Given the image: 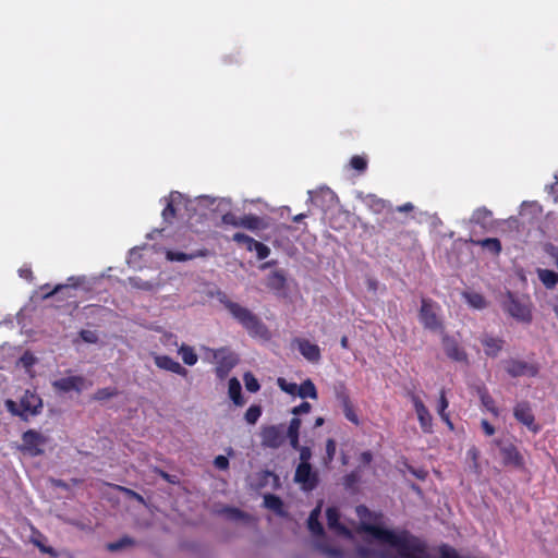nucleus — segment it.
<instances>
[{"instance_id": "nucleus-32", "label": "nucleus", "mask_w": 558, "mask_h": 558, "mask_svg": "<svg viewBox=\"0 0 558 558\" xmlns=\"http://www.w3.org/2000/svg\"><path fill=\"white\" fill-rule=\"evenodd\" d=\"M480 399H481V403L483 404V407L489 411L492 414H494L495 416L498 415V409L496 407V403H495V400L493 399V397L488 393L487 389L486 388H483L482 390H480Z\"/></svg>"}, {"instance_id": "nucleus-56", "label": "nucleus", "mask_w": 558, "mask_h": 558, "mask_svg": "<svg viewBox=\"0 0 558 558\" xmlns=\"http://www.w3.org/2000/svg\"><path fill=\"white\" fill-rule=\"evenodd\" d=\"M80 336L87 343H95L98 340L96 333L94 331H90V330H82L80 332Z\"/></svg>"}, {"instance_id": "nucleus-41", "label": "nucleus", "mask_w": 558, "mask_h": 558, "mask_svg": "<svg viewBox=\"0 0 558 558\" xmlns=\"http://www.w3.org/2000/svg\"><path fill=\"white\" fill-rule=\"evenodd\" d=\"M243 379H244L245 388L250 392H257L259 390L260 385L253 374L245 373Z\"/></svg>"}, {"instance_id": "nucleus-57", "label": "nucleus", "mask_w": 558, "mask_h": 558, "mask_svg": "<svg viewBox=\"0 0 558 558\" xmlns=\"http://www.w3.org/2000/svg\"><path fill=\"white\" fill-rule=\"evenodd\" d=\"M34 545L38 547V549L41 551V553H45V554H49V555H52V556H57V553L56 550L50 547V546H46L45 544H43L41 542L37 541V539H34L33 541Z\"/></svg>"}, {"instance_id": "nucleus-40", "label": "nucleus", "mask_w": 558, "mask_h": 558, "mask_svg": "<svg viewBox=\"0 0 558 558\" xmlns=\"http://www.w3.org/2000/svg\"><path fill=\"white\" fill-rule=\"evenodd\" d=\"M350 166L352 169L359 171V172H364L367 168V160L365 157L363 156H360V155H354L351 159H350Z\"/></svg>"}, {"instance_id": "nucleus-28", "label": "nucleus", "mask_w": 558, "mask_h": 558, "mask_svg": "<svg viewBox=\"0 0 558 558\" xmlns=\"http://www.w3.org/2000/svg\"><path fill=\"white\" fill-rule=\"evenodd\" d=\"M229 396L235 405L241 407L244 404V399L242 397L241 384L238 380V378H235V377H232L229 380Z\"/></svg>"}, {"instance_id": "nucleus-29", "label": "nucleus", "mask_w": 558, "mask_h": 558, "mask_svg": "<svg viewBox=\"0 0 558 558\" xmlns=\"http://www.w3.org/2000/svg\"><path fill=\"white\" fill-rule=\"evenodd\" d=\"M298 396L302 399L310 398L316 400L318 398V392L314 383L311 379H306L299 385Z\"/></svg>"}, {"instance_id": "nucleus-58", "label": "nucleus", "mask_w": 558, "mask_h": 558, "mask_svg": "<svg viewBox=\"0 0 558 558\" xmlns=\"http://www.w3.org/2000/svg\"><path fill=\"white\" fill-rule=\"evenodd\" d=\"M19 276L27 281H32L34 279L33 271L29 267L20 268Z\"/></svg>"}, {"instance_id": "nucleus-60", "label": "nucleus", "mask_w": 558, "mask_h": 558, "mask_svg": "<svg viewBox=\"0 0 558 558\" xmlns=\"http://www.w3.org/2000/svg\"><path fill=\"white\" fill-rule=\"evenodd\" d=\"M409 238L411 240H413L415 238V232L414 231H410V230H400L398 232L395 233V239L396 240H400L401 238Z\"/></svg>"}, {"instance_id": "nucleus-3", "label": "nucleus", "mask_w": 558, "mask_h": 558, "mask_svg": "<svg viewBox=\"0 0 558 558\" xmlns=\"http://www.w3.org/2000/svg\"><path fill=\"white\" fill-rule=\"evenodd\" d=\"M5 404L7 409L12 414L21 416L24 420H26L28 415L38 414L43 408L41 399L36 393L29 391L25 392L19 404L13 400H8Z\"/></svg>"}, {"instance_id": "nucleus-15", "label": "nucleus", "mask_w": 558, "mask_h": 558, "mask_svg": "<svg viewBox=\"0 0 558 558\" xmlns=\"http://www.w3.org/2000/svg\"><path fill=\"white\" fill-rule=\"evenodd\" d=\"M505 465H511L518 469L524 466V459L519 449L512 442L502 444L499 447Z\"/></svg>"}, {"instance_id": "nucleus-47", "label": "nucleus", "mask_w": 558, "mask_h": 558, "mask_svg": "<svg viewBox=\"0 0 558 558\" xmlns=\"http://www.w3.org/2000/svg\"><path fill=\"white\" fill-rule=\"evenodd\" d=\"M221 221L225 225H229L235 228H241V217L235 216L233 213L229 211L222 215Z\"/></svg>"}, {"instance_id": "nucleus-25", "label": "nucleus", "mask_w": 558, "mask_h": 558, "mask_svg": "<svg viewBox=\"0 0 558 558\" xmlns=\"http://www.w3.org/2000/svg\"><path fill=\"white\" fill-rule=\"evenodd\" d=\"M265 227H266V225H265L263 218H260L256 215L248 214V215H244L243 217H241V228H244V229H247L251 231H255V230H259Z\"/></svg>"}, {"instance_id": "nucleus-39", "label": "nucleus", "mask_w": 558, "mask_h": 558, "mask_svg": "<svg viewBox=\"0 0 558 558\" xmlns=\"http://www.w3.org/2000/svg\"><path fill=\"white\" fill-rule=\"evenodd\" d=\"M262 415L259 405H251L245 412V420L248 424H255Z\"/></svg>"}, {"instance_id": "nucleus-33", "label": "nucleus", "mask_w": 558, "mask_h": 558, "mask_svg": "<svg viewBox=\"0 0 558 558\" xmlns=\"http://www.w3.org/2000/svg\"><path fill=\"white\" fill-rule=\"evenodd\" d=\"M248 252H256V256L259 260L266 259L270 254V248L262 242L254 241L252 246L247 247Z\"/></svg>"}, {"instance_id": "nucleus-52", "label": "nucleus", "mask_w": 558, "mask_h": 558, "mask_svg": "<svg viewBox=\"0 0 558 558\" xmlns=\"http://www.w3.org/2000/svg\"><path fill=\"white\" fill-rule=\"evenodd\" d=\"M312 410L311 403L307 401H303L300 405L294 407L291 411V413L294 415V417H298V415H301L303 413H308Z\"/></svg>"}, {"instance_id": "nucleus-62", "label": "nucleus", "mask_w": 558, "mask_h": 558, "mask_svg": "<svg viewBox=\"0 0 558 558\" xmlns=\"http://www.w3.org/2000/svg\"><path fill=\"white\" fill-rule=\"evenodd\" d=\"M121 490L125 492L129 496H131L132 498H134L135 500L140 501V502H144V498L142 495H140L138 493L132 490V489H129V488H124V487H119Z\"/></svg>"}, {"instance_id": "nucleus-14", "label": "nucleus", "mask_w": 558, "mask_h": 558, "mask_svg": "<svg viewBox=\"0 0 558 558\" xmlns=\"http://www.w3.org/2000/svg\"><path fill=\"white\" fill-rule=\"evenodd\" d=\"M505 369L511 377L514 378L524 375L535 377L538 374V367L536 365L515 359L508 360L506 362Z\"/></svg>"}, {"instance_id": "nucleus-11", "label": "nucleus", "mask_w": 558, "mask_h": 558, "mask_svg": "<svg viewBox=\"0 0 558 558\" xmlns=\"http://www.w3.org/2000/svg\"><path fill=\"white\" fill-rule=\"evenodd\" d=\"M262 446L270 449H278L286 440V432L282 425H268L260 432Z\"/></svg>"}, {"instance_id": "nucleus-1", "label": "nucleus", "mask_w": 558, "mask_h": 558, "mask_svg": "<svg viewBox=\"0 0 558 558\" xmlns=\"http://www.w3.org/2000/svg\"><path fill=\"white\" fill-rule=\"evenodd\" d=\"M218 300L229 311L234 319H236L243 328L252 336H263L267 332L266 326L263 322L248 308L231 301L226 293H218Z\"/></svg>"}, {"instance_id": "nucleus-61", "label": "nucleus", "mask_w": 558, "mask_h": 558, "mask_svg": "<svg viewBox=\"0 0 558 558\" xmlns=\"http://www.w3.org/2000/svg\"><path fill=\"white\" fill-rule=\"evenodd\" d=\"M468 457L472 459L474 466L477 468V460L480 457V451L476 447H472L468 450Z\"/></svg>"}, {"instance_id": "nucleus-8", "label": "nucleus", "mask_w": 558, "mask_h": 558, "mask_svg": "<svg viewBox=\"0 0 558 558\" xmlns=\"http://www.w3.org/2000/svg\"><path fill=\"white\" fill-rule=\"evenodd\" d=\"M294 482L300 484L303 490L312 492L318 486V473L312 469L311 463H299L294 473Z\"/></svg>"}, {"instance_id": "nucleus-36", "label": "nucleus", "mask_w": 558, "mask_h": 558, "mask_svg": "<svg viewBox=\"0 0 558 558\" xmlns=\"http://www.w3.org/2000/svg\"><path fill=\"white\" fill-rule=\"evenodd\" d=\"M118 395L119 391L117 388L106 387L98 389L94 395V399L97 401H105Z\"/></svg>"}, {"instance_id": "nucleus-54", "label": "nucleus", "mask_w": 558, "mask_h": 558, "mask_svg": "<svg viewBox=\"0 0 558 558\" xmlns=\"http://www.w3.org/2000/svg\"><path fill=\"white\" fill-rule=\"evenodd\" d=\"M336 398L342 408L352 403L350 396L348 395V392L344 389L337 391Z\"/></svg>"}, {"instance_id": "nucleus-26", "label": "nucleus", "mask_w": 558, "mask_h": 558, "mask_svg": "<svg viewBox=\"0 0 558 558\" xmlns=\"http://www.w3.org/2000/svg\"><path fill=\"white\" fill-rule=\"evenodd\" d=\"M264 505H265L266 508L272 510L274 512H276L279 515H284L286 514L283 501L277 495H274V494L265 495V497H264Z\"/></svg>"}, {"instance_id": "nucleus-35", "label": "nucleus", "mask_w": 558, "mask_h": 558, "mask_svg": "<svg viewBox=\"0 0 558 558\" xmlns=\"http://www.w3.org/2000/svg\"><path fill=\"white\" fill-rule=\"evenodd\" d=\"M278 387L288 395L298 396L299 385L295 383H289L283 377L277 379Z\"/></svg>"}, {"instance_id": "nucleus-17", "label": "nucleus", "mask_w": 558, "mask_h": 558, "mask_svg": "<svg viewBox=\"0 0 558 558\" xmlns=\"http://www.w3.org/2000/svg\"><path fill=\"white\" fill-rule=\"evenodd\" d=\"M183 201V195L178 191H172L166 198V207L163 208L161 216L163 222L171 225L177 216V206Z\"/></svg>"}, {"instance_id": "nucleus-44", "label": "nucleus", "mask_w": 558, "mask_h": 558, "mask_svg": "<svg viewBox=\"0 0 558 558\" xmlns=\"http://www.w3.org/2000/svg\"><path fill=\"white\" fill-rule=\"evenodd\" d=\"M129 280H130V284L133 288H136V289H140V290L150 291L154 288V284L151 282L144 281V280H142L138 277H131Z\"/></svg>"}, {"instance_id": "nucleus-5", "label": "nucleus", "mask_w": 558, "mask_h": 558, "mask_svg": "<svg viewBox=\"0 0 558 558\" xmlns=\"http://www.w3.org/2000/svg\"><path fill=\"white\" fill-rule=\"evenodd\" d=\"M437 304L429 299H422L418 319L424 328L438 331L444 329V325L437 314Z\"/></svg>"}, {"instance_id": "nucleus-23", "label": "nucleus", "mask_w": 558, "mask_h": 558, "mask_svg": "<svg viewBox=\"0 0 558 558\" xmlns=\"http://www.w3.org/2000/svg\"><path fill=\"white\" fill-rule=\"evenodd\" d=\"M473 244L483 247L493 255H499L501 252V243L497 238H486L483 240H470Z\"/></svg>"}, {"instance_id": "nucleus-31", "label": "nucleus", "mask_w": 558, "mask_h": 558, "mask_svg": "<svg viewBox=\"0 0 558 558\" xmlns=\"http://www.w3.org/2000/svg\"><path fill=\"white\" fill-rule=\"evenodd\" d=\"M538 278L549 289L558 283V274L549 269H538Z\"/></svg>"}, {"instance_id": "nucleus-9", "label": "nucleus", "mask_w": 558, "mask_h": 558, "mask_svg": "<svg viewBox=\"0 0 558 558\" xmlns=\"http://www.w3.org/2000/svg\"><path fill=\"white\" fill-rule=\"evenodd\" d=\"M514 418L524 425L530 432L537 434L542 427L535 422V416L530 402L520 401L513 408Z\"/></svg>"}, {"instance_id": "nucleus-2", "label": "nucleus", "mask_w": 558, "mask_h": 558, "mask_svg": "<svg viewBox=\"0 0 558 558\" xmlns=\"http://www.w3.org/2000/svg\"><path fill=\"white\" fill-rule=\"evenodd\" d=\"M319 515H320V507L317 506L316 508H314L311 511L310 517L307 519V527L311 531V533L314 536H318L319 538H322V539L317 541V544H316L317 548L324 555H326L328 558H342L343 557L342 549H340L338 547H331L326 543V541L324 538L325 532H324L323 524L319 521Z\"/></svg>"}, {"instance_id": "nucleus-37", "label": "nucleus", "mask_w": 558, "mask_h": 558, "mask_svg": "<svg viewBox=\"0 0 558 558\" xmlns=\"http://www.w3.org/2000/svg\"><path fill=\"white\" fill-rule=\"evenodd\" d=\"M369 207L376 214H380L384 210L391 208V206L388 202H386L381 198H378L376 196H373L369 198Z\"/></svg>"}, {"instance_id": "nucleus-34", "label": "nucleus", "mask_w": 558, "mask_h": 558, "mask_svg": "<svg viewBox=\"0 0 558 558\" xmlns=\"http://www.w3.org/2000/svg\"><path fill=\"white\" fill-rule=\"evenodd\" d=\"M465 299H466L468 303L474 308L481 310L486 306V300L480 293H476V292L466 293Z\"/></svg>"}, {"instance_id": "nucleus-38", "label": "nucleus", "mask_w": 558, "mask_h": 558, "mask_svg": "<svg viewBox=\"0 0 558 558\" xmlns=\"http://www.w3.org/2000/svg\"><path fill=\"white\" fill-rule=\"evenodd\" d=\"M134 544V539L129 536H123L117 542L109 543L107 545L108 550L110 551H118L120 549H123L128 546H132Z\"/></svg>"}, {"instance_id": "nucleus-18", "label": "nucleus", "mask_w": 558, "mask_h": 558, "mask_svg": "<svg viewBox=\"0 0 558 558\" xmlns=\"http://www.w3.org/2000/svg\"><path fill=\"white\" fill-rule=\"evenodd\" d=\"M294 342L298 344L300 353L308 362H319L322 354L317 344L310 342L307 339L295 338Z\"/></svg>"}, {"instance_id": "nucleus-48", "label": "nucleus", "mask_w": 558, "mask_h": 558, "mask_svg": "<svg viewBox=\"0 0 558 558\" xmlns=\"http://www.w3.org/2000/svg\"><path fill=\"white\" fill-rule=\"evenodd\" d=\"M232 240L234 242H236L238 244H243L245 245V247H250L252 246V244L254 243V239L245 233H242V232H236L233 234L232 236Z\"/></svg>"}, {"instance_id": "nucleus-13", "label": "nucleus", "mask_w": 558, "mask_h": 558, "mask_svg": "<svg viewBox=\"0 0 558 558\" xmlns=\"http://www.w3.org/2000/svg\"><path fill=\"white\" fill-rule=\"evenodd\" d=\"M23 449L32 456H39L44 452L41 448L46 438L34 429H28L22 435Z\"/></svg>"}, {"instance_id": "nucleus-27", "label": "nucleus", "mask_w": 558, "mask_h": 558, "mask_svg": "<svg viewBox=\"0 0 558 558\" xmlns=\"http://www.w3.org/2000/svg\"><path fill=\"white\" fill-rule=\"evenodd\" d=\"M208 254H209V252L206 248L198 250V251H196L195 253H192V254H185V253H182V252L169 251L167 253V257H168L169 260L185 262V260L193 259V258H196V257H205Z\"/></svg>"}, {"instance_id": "nucleus-43", "label": "nucleus", "mask_w": 558, "mask_h": 558, "mask_svg": "<svg viewBox=\"0 0 558 558\" xmlns=\"http://www.w3.org/2000/svg\"><path fill=\"white\" fill-rule=\"evenodd\" d=\"M343 414L345 418L351 422L352 424L359 426L360 425V418L355 412L353 403L342 408Z\"/></svg>"}, {"instance_id": "nucleus-4", "label": "nucleus", "mask_w": 558, "mask_h": 558, "mask_svg": "<svg viewBox=\"0 0 558 558\" xmlns=\"http://www.w3.org/2000/svg\"><path fill=\"white\" fill-rule=\"evenodd\" d=\"M504 310L514 319L521 323L530 324L532 322V310L529 301L517 298L513 293H507V300L504 302Z\"/></svg>"}, {"instance_id": "nucleus-20", "label": "nucleus", "mask_w": 558, "mask_h": 558, "mask_svg": "<svg viewBox=\"0 0 558 558\" xmlns=\"http://www.w3.org/2000/svg\"><path fill=\"white\" fill-rule=\"evenodd\" d=\"M327 525L330 530L341 535H349L350 531L340 522V513L337 508L330 507L326 510Z\"/></svg>"}, {"instance_id": "nucleus-55", "label": "nucleus", "mask_w": 558, "mask_h": 558, "mask_svg": "<svg viewBox=\"0 0 558 558\" xmlns=\"http://www.w3.org/2000/svg\"><path fill=\"white\" fill-rule=\"evenodd\" d=\"M214 465L219 470H227L229 468V460L225 456H217L214 460Z\"/></svg>"}, {"instance_id": "nucleus-7", "label": "nucleus", "mask_w": 558, "mask_h": 558, "mask_svg": "<svg viewBox=\"0 0 558 558\" xmlns=\"http://www.w3.org/2000/svg\"><path fill=\"white\" fill-rule=\"evenodd\" d=\"M408 398L411 400L415 410L420 427L424 434L433 433V416L426 408L422 399L414 391L407 392Z\"/></svg>"}, {"instance_id": "nucleus-59", "label": "nucleus", "mask_w": 558, "mask_h": 558, "mask_svg": "<svg viewBox=\"0 0 558 558\" xmlns=\"http://www.w3.org/2000/svg\"><path fill=\"white\" fill-rule=\"evenodd\" d=\"M481 426L487 436H493L495 434V427L487 420H482Z\"/></svg>"}, {"instance_id": "nucleus-63", "label": "nucleus", "mask_w": 558, "mask_h": 558, "mask_svg": "<svg viewBox=\"0 0 558 558\" xmlns=\"http://www.w3.org/2000/svg\"><path fill=\"white\" fill-rule=\"evenodd\" d=\"M286 438H289V441H290V446L298 450L299 448H301L302 446H300V436L295 435V436H286Z\"/></svg>"}, {"instance_id": "nucleus-49", "label": "nucleus", "mask_w": 558, "mask_h": 558, "mask_svg": "<svg viewBox=\"0 0 558 558\" xmlns=\"http://www.w3.org/2000/svg\"><path fill=\"white\" fill-rule=\"evenodd\" d=\"M490 216H492L490 210H488L485 207H481L474 211V214L472 216V220L480 223L482 221H486Z\"/></svg>"}, {"instance_id": "nucleus-45", "label": "nucleus", "mask_w": 558, "mask_h": 558, "mask_svg": "<svg viewBox=\"0 0 558 558\" xmlns=\"http://www.w3.org/2000/svg\"><path fill=\"white\" fill-rule=\"evenodd\" d=\"M449 407V401L446 397V390L442 388L439 392V399L437 404V413L438 415L447 414V409Z\"/></svg>"}, {"instance_id": "nucleus-24", "label": "nucleus", "mask_w": 558, "mask_h": 558, "mask_svg": "<svg viewBox=\"0 0 558 558\" xmlns=\"http://www.w3.org/2000/svg\"><path fill=\"white\" fill-rule=\"evenodd\" d=\"M76 287V283H73L71 286L69 284H57L52 290H49V284H44L40 287V289L43 291H45L43 298L44 299H50L52 298L53 295L58 294V293H62L64 294L65 298H71L72 294L70 293L71 292V289L75 288Z\"/></svg>"}, {"instance_id": "nucleus-46", "label": "nucleus", "mask_w": 558, "mask_h": 558, "mask_svg": "<svg viewBox=\"0 0 558 558\" xmlns=\"http://www.w3.org/2000/svg\"><path fill=\"white\" fill-rule=\"evenodd\" d=\"M301 425H302L301 418L292 417L289 423L288 429L286 432V436H295V435L300 436Z\"/></svg>"}, {"instance_id": "nucleus-51", "label": "nucleus", "mask_w": 558, "mask_h": 558, "mask_svg": "<svg viewBox=\"0 0 558 558\" xmlns=\"http://www.w3.org/2000/svg\"><path fill=\"white\" fill-rule=\"evenodd\" d=\"M337 444L333 439L329 438L326 441V461L331 462L335 459Z\"/></svg>"}, {"instance_id": "nucleus-16", "label": "nucleus", "mask_w": 558, "mask_h": 558, "mask_svg": "<svg viewBox=\"0 0 558 558\" xmlns=\"http://www.w3.org/2000/svg\"><path fill=\"white\" fill-rule=\"evenodd\" d=\"M84 385L85 378L83 376L62 377L52 383L54 390L60 392H81L84 388Z\"/></svg>"}, {"instance_id": "nucleus-42", "label": "nucleus", "mask_w": 558, "mask_h": 558, "mask_svg": "<svg viewBox=\"0 0 558 558\" xmlns=\"http://www.w3.org/2000/svg\"><path fill=\"white\" fill-rule=\"evenodd\" d=\"M359 556L362 558H385L384 551H378L369 547H360L357 549Z\"/></svg>"}, {"instance_id": "nucleus-21", "label": "nucleus", "mask_w": 558, "mask_h": 558, "mask_svg": "<svg viewBox=\"0 0 558 558\" xmlns=\"http://www.w3.org/2000/svg\"><path fill=\"white\" fill-rule=\"evenodd\" d=\"M481 343L483 344L485 354L487 356L496 357L502 350L505 341L500 338L484 336L481 339Z\"/></svg>"}, {"instance_id": "nucleus-53", "label": "nucleus", "mask_w": 558, "mask_h": 558, "mask_svg": "<svg viewBox=\"0 0 558 558\" xmlns=\"http://www.w3.org/2000/svg\"><path fill=\"white\" fill-rule=\"evenodd\" d=\"M300 452V463H310L312 458V450L307 446H302L298 449Z\"/></svg>"}, {"instance_id": "nucleus-64", "label": "nucleus", "mask_w": 558, "mask_h": 558, "mask_svg": "<svg viewBox=\"0 0 558 558\" xmlns=\"http://www.w3.org/2000/svg\"><path fill=\"white\" fill-rule=\"evenodd\" d=\"M227 511L232 519H242L244 517V513L236 508H228Z\"/></svg>"}, {"instance_id": "nucleus-22", "label": "nucleus", "mask_w": 558, "mask_h": 558, "mask_svg": "<svg viewBox=\"0 0 558 558\" xmlns=\"http://www.w3.org/2000/svg\"><path fill=\"white\" fill-rule=\"evenodd\" d=\"M238 360L232 353L221 356L216 366V375L219 378H225L230 371L236 365Z\"/></svg>"}, {"instance_id": "nucleus-19", "label": "nucleus", "mask_w": 558, "mask_h": 558, "mask_svg": "<svg viewBox=\"0 0 558 558\" xmlns=\"http://www.w3.org/2000/svg\"><path fill=\"white\" fill-rule=\"evenodd\" d=\"M154 362L157 367L169 371L173 374L180 376H187L189 372L185 367H183L179 362L174 361L172 357L168 355H156L154 357Z\"/></svg>"}, {"instance_id": "nucleus-50", "label": "nucleus", "mask_w": 558, "mask_h": 558, "mask_svg": "<svg viewBox=\"0 0 558 558\" xmlns=\"http://www.w3.org/2000/svg\"><path fill=\"white\" fill-rule=\"evenodd\" d=\"M360 481V474L357 471H352L343 477V485L345 488H353Z\"/></svg>"}, {"instance_id": "nucleus-6", "label": "nucleus", "mask_w": 558, "mask_h": 558, "mask_svg": "<svg viewBox=\"0 0 558 558\" xmlns=\"http://www.w3.org/2000/svg\"><path fill=\"white\" fill-rule=\"evenodd\" d=\"M396 550L397 556L395 558H430L426 544L410 534Z\"/></svg>"}, {"instance_id": "nucleus-12", "label": "nucleus", "mask_w": 558, "mask_h": 558, "mask_svg": "<svg viewBox=\"0 0 558 558\" xmlns=\"http://www.w3.org/2000/svg\"><path fill=\"white\" fill-rule=\"evenodd\" d=\"M441 344L448 359L454 362H469L465 350L459 344L456 338L444 333L441 337Z\"/></svg>"}, {"instance_id": "nucleus-10", "label": "nucleus", "mask_w": 558, "mask_h": 558, "mask_svg": "<svg viewBox=\"0 0 558 558\" xmlns=\"http://www.w3.org/2000/svg\"><path fill=\"white\" fill-rule=\"evenodd\" d=\"M365 530L377 541L388 544L395 548H397L401 543L408 537V532H402L401 534H397L393 531L388 529L378 526V525H367Z\"/></svg>"}, {"instance_id": "nucleus-30", "label": "nucleus", "mask_w": 558, "mask_h": 558, "mask_svg": "<svg viewBox=\"0 0 558 558\" xmlns=\"http://www.w3.org/2000/svg\"><path fill=\"white\" fill-rule=\"evenodd\" d=\"M178 352L181 355L184 364H186L189 366L195 365L198 361V356H197L196 352L194 351V349L185 343H182L179 347Z\"/></svg>"}]
</instances>
